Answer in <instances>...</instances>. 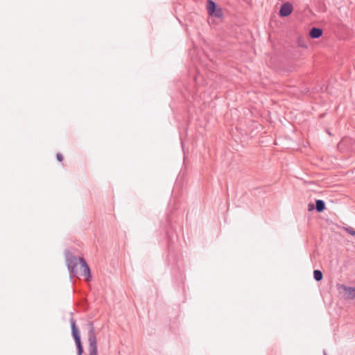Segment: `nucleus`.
<instances>
[{
    "instance_id": "20e7f679",
    "label": "nucleus",
    "mask_w": 355,
    "mask_h": 355,
    "mask_svg": "<svg viewBox=\"0 0 355 355\" xmlns=\"http://www.w3.org/2000/svg\"><path fill=\"white\" fill-rule=\"evenodd\" d=\"M293 11V6L289 3H284L280 8L279 15L281 17H287Z\"/></svg>"
},
{
    "instance_id": "ddd939ff",
    "label": "nucleus",
    "mask_w": 355,
    "mask_h": 355,
    "mask_svg": "<svg viewBox=\"0 0 355 355\" xmlns=\"http://www.w3.org/2000/svg\"><path fill=\"white\" fill-rule=\"evenodd\" d=\"M313 209V205L312 204L309 205V210H311Z\"/></svg>"
},
{
    "instance_id": "9d476101",
    "label": "nucleus",
    "mask_w": 355,
    "mask_h": 355,
    "mask_svg": "<svg viewBox=\"0 0 355 355\" xmlns=\"http://www.w3.org/2000/svg\"><path fill=\"white\" fill-rule=\"evenodd\" d=\"M313 277L318 282L321 281L323 277L322 272L319 270H315L313 271Z\"/></svg>"
},
{
    "instance_id": "7ed1b4c3",
    "label": "nucleus",
    "mask_w": 355,
    "mask_h": 355,
    "mask_svg": "<svg viewBox=\"0 0 355 355\" xmlns=\"http://www.w3.org/2000/svg\"><path fill=\"white\" fill-rule=\"evenodd\" d=\"M70 324L71 328V334L74 339L78 350V355H82L83 353V347L81 342L80 334L79 329L76 326V321L73 318L70 319Z\"/></svg>"
},
{
    "instance_id": "0eeeda50",
    "label": "nucleus",
    "mask_w": 355,
    "mask_h": 355,
    "mask_svg": "<svg viewBox=\"0 0 355 355\" xmlns=\"http://www.w3.org/2000/svg\"><path fill=\"white\" fill-rule=\"evenodd\" d=\"M315 209L318 212H322L325 209V203L322 200H317L315 201Z\"/></svg>"
},
{
    "instance_id": "423d86ee",
    "label": "nucleus",
    "mask_w": 355,
    "mask_h": 355,
    "mask_svg": "<svg viewBox=\"0 0 355 355\" xmlns=\"http://www.w3.org/2000/svg\"><path fill=\"white\" fill-rule=\"evenodd\" d=\"M343 287L350 299L355 298V287H349L346 286H343Z\"/></svg>"
},
{
    "instance_id": "f8f14e48",
    "label": "nucleus",
    "mask_w": 355,
    "mask_h": 355,
    "mask_svg": "<svg viewBox=\"0 0 355 355\" xmlns=\"http://www.w3.org/2000/svg\"><path fill=\"white\" fill-rule=\"evenodd\" d=\"M57 159L60 162H62L63 160V156L61 153H58L56 155Z\"/></svg>"
},
{
    "instance_id": "1a4fd4ad",
    "label": "nucleus",
    "mask_w": 355,
    "mask_h": 355,
    "mask_svg": "<svg viewBox=\"0 0 355 355\" xmlns=\"http://www.w3.org/2000/svg\"><path fill=\"white\" fill-rule=\"evenodd\" d=\"M211 16H214L217 18H222L223 17V12L220 8H217L211 12Z\"/></svg>"
},
{
    "instance_id": "f257e3e1",
    "label": "nucleus",
    "mask_w": 355,
    "mask_h": 355,
    "mask_svg": "<svg viewBox=\"0 0 355 355\" xmlns=\"http://www.w3.org/2000/svg\"><path fill=\"white\" fill-rule=\"evenodd\" d=\"M66 262L71 275L76 276L77 275V266L79 263L83 269L81 275L85 277V281L89 282L92 279L90 268L84 258L80 257L78 259L72 254H69L67 255Z\"/></svg>"
},
{
    "instance_id": "f03ea898",
    "label": "nucleus",
    "mask_w": 355,
    "mask_h": 355,
    "mask_svg": "<svg viewBox=\"0 0 355 355\" xmlns=\"http://www.w3.org/2000/svg\"><path fill=\"white\" fill-rule=\"evenodd\" d=\"M89 331H88V350L89 355H98V349H97V338L95 332V327L94 326L93 322H89L88 324Z\"/></svg>"
},
{
    "instance_id": "4468645a",
    "label": "nucleus",
    "mask_w": 355,
    "mask_h": 355,
    "mask_svg": "<svg viewBox=\"0 0 355 355\" xmlns=\"http://www.w3.org/2000/svg\"><path fill=\"white\" fill-rule=\"evenodd\" d=\"M324 355H327L325 352H324Z\"/></svg>"
},
{
    "instance_id": "6e6552de",
    "label": "nucleus",
    "mask_w": 355,
    "mask_h": 355,
    "mask_svg": "<svg viewBox=\"0 0 355 355\" xmlns=\"http://www.w3.org/2000/svg\"><path fill=\"white\" fill-rule=\"evenodd\" d=\"M207 8L209 15H211V12H213L214 10L217 8L216 3L212 0H208Z\"/></svg>"
},
{
    "instance_id": "39448f33",
    "label": "nucleus",
    "mask_w": 355,
    "mask_h": 355,
    "mask_svg": "<svg viewBox=\"0 0 355 355\" xmlns=\"http://www.w3.org/2000/svg\"><path fill=\"white\" fill-rule=\"evenodd\" d=\"M322 35V30L320 28L313 27L309 31V35L313 39H318Z\"/></svg>"
},
{
    "instance_id": "9b49d317",
    "label": "nucleus",
    "mask_w": 355,
    "mask_h": 355,
    "mask_svg": "<svg viewBox=\"0 0 355 355\" xmlns=\"http://www.w3.org/2000/svg\"><path fill=\"white\" fill-rule=\"evenodd\" d=\"M345 230L347 232H348L349 234L354 236L355 235V230L351 227H347L345 228Z\"/></svg>"
}]
</instances>
